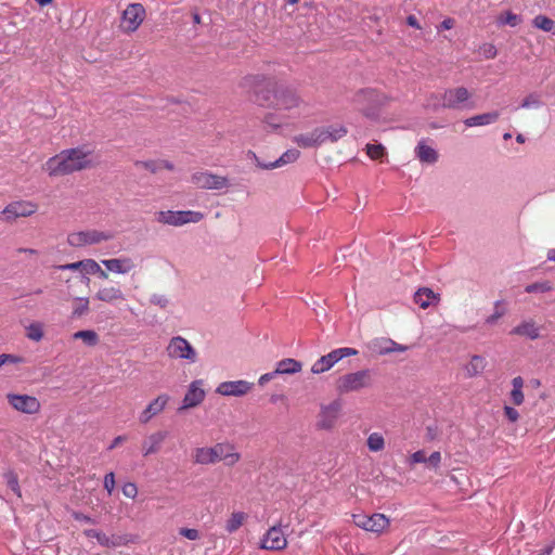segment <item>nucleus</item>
Returning a JSON list of instances; mask_svg holds the SVG:
<instances>
[{
    "instance_id": "f257e3e1",
    "label": "nucleus",
    "mask_w": 555,
    "mask_h": 555,
    "mask_svg": "<svg viewBox=\"0 0 555 555\" xmlns=\"http://www.w3.org/2000/svg\"><path fill=\"white\" fill-rule=\"evenodd\" d=\"M243 87L253 89L255 101L261 106L276 111H293L302 103L298 94L284 86H278L264 75H249L243 79Z\"/></svg>"
},
{
    "instance_id": "f03ea898",
    "label": "nucleus",
    "mask_w": 555,
    "mask_h": 555,
    "mask_svg": "<svg viewBox=\"0 0 555 555\" xmlns=\"http://www.w3.org/2000/svg\"><path fill=\"white\" fill-rule=\"evenodd\" d=\"M91 151L86 147L64 150L50 157L46 170L50 176H65L91 166Z\"/></svg>"
},
{
    "instance_id": "7ed1b4c3",
    "label": "nucleus",
    "mask_w": 555,
    "mask_h": 555,
    "mask_svg": "<svg viewBox=\"0 0 555 555\" xmlns=\"http://www.w3.org/2000/svg\"><path fill=\"white\" fill-rule=\"evenodd\" d=\"M441 101L440 106L446 109L473 111L476 108L473 92L463 86L446 89L441 94Z\"/></svg>"
},
{
    "instance_id": "20e7f679",
    "label": "nucleus",
    "mask_w": 555,
    "mask_h": 555,
    "mask_svg": "<svg viewBox=\"0 0 555 555\" xmlns=\"http://www.w3.org/2000/svg\"><path fill=\"white\" fill-rule=\"evenodd\" d=\"M351 103L367 118H375L377 108L383 104V95L374 89L365 88L354 93Z\"/></svg>"
},
{
    "instance_id": "39448f33",
    "label": "nucleus",
    "mask_w": 555,
    "mask_h": 555,
    "mask_svg": "<svg viewBox=\"0 0 555 555\" xmlns=\"http://www.w3.org/2000/svg\"><path fill=\"white\" fill-rule=\"evenodd\" d=\"M371 385V371L360 370L348 373L337 379L336 389L339 393H349L367 388Z\"/></svg>"
},
{
    "instance_id": "423d86ee",
    "label": "nucleus",
    "mask_w": 555,
    "mask_h": 555,
    "mask_svg": "<svg viewBox=\"0 0 555 555\" xmlns=\"http://www.w3.org/2000/svg\"><path fill=\"white\" fill-rule=\"evenodd\" d=\"M203 218L204 214L194 210H163L156 215V220L159 223L172 227H181L186 223H197Z\"/></svg>"
},
{
    "instance_id": "0eeeda50",
    "label": "nucleus",
    "mask_w": 555,
    "mask_h": 555,
    "mask_svg": "<svg viewBox=\"0 0 555 555\" xmlns=\"http://www.w3.org/2000/svg\"><path fill=\"white\" fill-rule=\"evenodd\" d=\"M358 354V350L349 347H341L332 350L318 359L311 366L313 374H321L331 370L338 361L344 358Z\"/></svg>"
},
{
    "instance_id": "6e6552de",
    "label": "nucleus",
    "mask_w": 555,
    "mask_h": 555,
    "mask_svg": "<svg viewBox=\"0 0 555 555\" xmlns=\"http://www.w3.org/2000/svg\"><path fill=\"white\" fill-rule=\"evenodd\" d=\"M113 237L114 234L109 231L87 230L70 233L67 237V242L73 247H81L106 242Z\"/></svg>"
},
{
    "instance_id": "1a4fd4ad",
    "label": "nucleus",
    "mask_w": 555,
    "mask_h": 555,
    "mask_svg": "<svg viewBox=\"0 0 555 555\" xmlns=\"http://www.w3.org/2000/svg\"><path fill=\"white\" fill-rule=\"evenodd\" d=\"M167 354L172 359L186 360L190 363L196 361V351L192 345L183 337H172L166 348Z\"/></svg>"
},
{
    "instance_id": "9d476101",
    "label": "nucleus",
    "mask_w": 555,
    "mask_h": 555,
    "mask_svg": "<svg viewBox=\"0 0 555 555\" xmlns=\"http://www.w3.org/2000/svg\"><path fill=\"white\" fill-rule=\"evenodd\" d=\"M232 449L231 444L228 443H217L214 447L207 448H196L194 450L193 460L194 463L201 465L214 464L221 461V457L224 455L222 453L223 450Z\"/></svg>"
},
{
    "instance_id": "9b49d317",
    "label": "nucleus",
    "mask_w": 555,
    "mask_h": 555,
    "mask_svg": "<svg viewBox=\"0 0 555 555\" xmlns=\"http://www.w3.org/2000/svg\"><path fill=\"white\" fill-rule=\"evenodd\" d=\"M353 521L359 527L366 531L380 533L389 525V519L383 514L367 515H353Z\"/></svg>"
},
{
    "instance_id": "f8f14e48",
    "label": "nucleus",
    "mask_w": 555,
    "mask_h": 555,
    "mask_svg": "<svg viewBox=\"0 0 555 555\" xmlns=\"http://www.w3.org/2000/svg\"><path fill=\"white\" fill-rule=\"evenodd\" d=\"M8 402L18 412L35 414L40 410V402L36 397L28 395H7Z\"/></svg>"
},
{
    "instance_id": "ddd939ff",
    "label": "nucleus",
    "mask_w": 555,
    "mask_h": 555,
    "mask_svg": "<svg viewBox=\"0 0 555 555\" xmlns=\"http://www.w3.org/2000/svg\"><path fill=\"white\" fill-rule=\"evenodd\" d=\"M37 206L31 202H14L9 204L1 212L0 218L13 221L20 217H28L35 214Z\"/></svg>"
},
{
    "instance_id": "4468645a",
    "label": "nucleus",
    "mask_w": 555,
    "mask_h": 555,
    "mask_svg": "<svg viewBox=\"0 0 555 555\" xmlns=\"http://www.w3.org/2000/svg\"><path fill=\"white\" fill-rule=\"evenodd\" d=\"M145 10L141 3H130L122 13V27L128 31H134L144 20Z\"/></svg>"
},
{
    "instance_id": "2eb2a0df",
    "label": "nucleus",
    "mask_w": 555,
    "mask_h": 555,
    "mask_svg": "<svg viewBox=\"0 0 555 555\" xmlns=\"http://www.w3.org/2000/svg\"><path fill=\"white\" fill-rule=\"evenodd\" d=\"M300 153L296 149H291L284 152L279 158H276L274 162L264 163L261 162L258 156L253 153L248 152V156L256 163L257 167L264 170H272L275 168L283 167L285 165L292 164L299 157Z\"/></svg>"
},
{
    "instance_id": "dca6fc26",
    "label": "nucleus",
    "mask_w": 555,
    "mask_h": 555,
    "mask_svg": "<svg viewBox=\"0 0 555 555\" xmlns=\"http://www.w3.org/2000/svg\"><path fill=\"white\" fill-rule=\"evenodd\" d=\"M367 348L375 354L385 356L391 352H404L408 346L396 343L387 337H377L367 344Z\"/></svg>"
},
{
    "instance_id": "f3484780",
    "label": "nucleus",
    "mask_w": 555,
    "mask_h": 555,
    "mask_svg": "<svg viewBox=\"0 0 555 555\" xmlns=\"http://www.w3.org/2000/svg\"><path fill=\"white\" fill-rule=\"evenodd\" d=\"M192 181L198 188L208 190H221L228 186V179L225 177L212 175L208 171L194 173Z\"/></svg>"
},
{
    "instance_id": "a211bd4d",
    "label": "nucleus",
    "mask_w": 555,
    "mask_h": 555,
    "mask_svg": "<svg viewBox=\"0 0 555 555\" xmlns=\"http://www.w3.org/2000/svg\"><path fill=\"white\" fill-rule=\"evenodd\" d=\"M253 384L247 380L222 382L216 388V392L224 397H242L250 391Z\"/></svg>"
},
{
    "instance_id": "6ab92c4d",
    "label": "nucleus",
    "mask_w": 555,
    "mask_h": 555,
    "mask_svg": "<svg viewBox=\"0 0 555 555\" xmlns=\"http://www.w3.org/2000/svg\"><path fill=\"white\" fill-rule=\"evenodd\" d=\"M203 384L202 379L193 380L190 384L179 411L195 408L204 401L206 393Z\"/></svg>"
},
{
    "instance_id": "aec40b11",
    "label": "nucleus",
    "mask_w": 555,
    "mask_h": 555,
    "mask_svg": "<svg viewBox=\"0 0 555 555\" xmlns=\"http://www.w3.org/2000/svg\"><path fill=\"white\" fill-rule=\"evenodd\" d=\"M286 545L285 533L282 531L281 527L278 526L271 527L261 540V547L264 550L281 551L285 548Z\"/></svg>"
},
{
    "instance_id": "412c9836",
    "label": "nucleus",
    "mask_w": 555,
    "mask_h": 555,
    "mask_svg": "<svg viewBox=\"0 0 555 555\" xmlns=\"http://www.w3.org/2000/svg\"><path fill=\"white\" fill-rule=\"evenodd\" d=\"M318 138L320 145L325 144L327 142L334 143L338 140L343 139L348 130L346 126L341 124H332L323 127L317 128Z\"/></svg>"
},
{
    "instance_id": "4be33fe9",
    "label": "nucleus",
    "mask_w": 555,
    "mask_h": 555,
    "mask_svg": "<svg viewBox=\"0 0 555 555\" xmlns=\"http://www.w3.org/2000/svg\"><path fill=\"white\" fill-rule=\"evenodd\" d=\"M169 399L170 397L168 395L162 393L153 401H151L147 406L140 413V423L147 424L154 416L162 413L165 410Z\"/></svg>"
},
{
    "instance_id": "5701e85b",
    "label": "nucleus",
    "mask_w": 555,
    "mask_h": 555,
    "mask_svg": "<svg viewBox=\"0 0 555 555\" xmlns=\"http://www.w3.org/2000/svg\"><path fill=\"white\" fill-rule=\"evenodd\" d=\"M509 334L515 335V336L525 337L530 340H535L541 335V328H540V326L537 325V323L532 319H530V320L522 321L520 324H518L517 326L512 328Z\"/></svg>"
},
{
    "instance_id": "b1692460",
    "label": "nucleus",
    "mask_w": 555,
    "mask_h": 555,
    "mask_svg": "<svg viewBox=\"0 0 555 555\" xmlns=\"http://www.w3.org/2000/svg\"><path fill=\"white\" fill-rule=\"evenodd\" d=\"M167 436L168 433L164 430H158L147 436V438L142 442L143 456H149L157 453L160 450L162 444L167 438Z\"/></svg>"
},
{
    "instance_id": "393cba45",
    "label": "nucleus",
    "mask_w": 555,
    "mask_h": 555,
    "mask_svg": "<svg viewBox=\"0 0 555 555\" xmlns=\"http://www.w3.org/2000/svg\"><path fill=\"white\" fill-rule=\"evenodd\" d=\"M102 263L108 271L117 274H127L135 267L129 257L104 259Z\"/></svg>"
},
{
    "instance_id": "a878e982",
    "label": "nucleus",
    "mask_w": 555,
    "mask_h": 555,
    "mask_svg": "<svg viewBox=\"0 0 555 555\" xmlns=\"http://www.w3.org/2000/svg\"><path fill=\"white\" fill-rule=\"evenodd\" d=\"M414 153H415L416 158L422 164H427V165L435 164L439 157L438 152L434 147L427 145L425 143V141L418 142V144L416 145V147L414 150Z\"/></svg>"
},
{
    "instance_id": "bb28decb",
    "label": "nucleus",
    "mask_w": 555,
    "mask_h": 555,
    "mask_svg": "<svg viewBox=\"0 0 555 555\" xmlns=\"http://www.w3.org/2000/svg\"><path fill=\"white\" fill-rule=\"evenodd\" d=\"M500 117L499 112H488L479 115L468 117L464 120L466 127H479L494 124Z\"/></svg>"
},
{
    "instance_id": "cd10ccee",
    "label": "nucleus",
    "mask_w": 555,
    "mask_h": 555,
    "mask_svg": "<svg viewBox=\"0 0 555 555\" xmlns=\"http://www.w3.org/2000/svg\"><path fill=\"white\" fill-rule=\"evenodd\" d=\"M95 298L98 300H101L104 302L113 304L114 301H117V300H124L125 295L119 287L106 286V287H101L96 292Z\"/></svg>"
},
{
    "instance_id": "c85d7f7f",
    "label": "nucleus",
    "mask_w": 555,
    "mask_h": 555,
    "mask_svg": "<svg viewBox=\"0 0 555 555\" xmlns=\"http://www.w3.org/2000/svg\"><path fill=\"white\" fill-rule=\"evenodd\" d=\"M340 409H341V404L339 401H333L328 405L324 406L322 409V414H321V417H322L321 426L323 428L331 427L333 422L338 416Z\"/></svg>"
},
{
    "instance_id": "c756f323",
    "label": "nucleus",
    "mask_w": 555,
    "mask_h": 555,
    "mask_svg": "<svg viewBox=\"0 0 555 555\" xmlns=\"http://www.w3.org/2000/svg\"><path fill=\"white\" fill-rule=\"evenodd\" d=\"M414 301L420 306V308L426 309L436 304L438 301V297L430 288L424 287L415 292Z\"/></svg>"
},
{
    "instance_id": "7c9ffc66",
    "label": "nucleus",
    "mask_w": 555,
    "mask_h": 555,
    "mask_svg": "<svg viewBox=\"0 0 555 555\" xmlns=\"http://www.w3.org/2000/svg\"><path fill=\"white\" fill-rule=\"evenodd\" d=\"M522 23V16L520 14H516L509 10L503 11L495 17V24L499 27L509 26L517 27Z\"/></svg>"
},
{
    "instance_id": "2f4dec72",
    "label": "nucleus",
    "mask_w": 555,
    "mask_h": 555,
    "mask_svg": "<svg viewBox=\"0 0 555 555\" xmlns=\"http://www.w3.org/2000/svg\"><path fill=\"white\" fill-rule=\"evenodd\" d=\"M301 363L295 359H283L278 362L275 373L281 374H295L301 371Z\"/></svg>"
},
{
    "instance_id": "473e14b6",
    "label": "nucleus",
    "mask_w": 555,
    "mask_h": 555,
    "mask_svg": "<svg viewBox=\"0 0 555 555\" xmlns=\"http://www.w3.org/2000/svg\"><path fill=\"white\" fill-rule=\"evenodd\" d=\"M294 142L304 149L320 146L317 128L311 132L301 133L294 138Z\"/></svg>"
},
{
    "instance_id": "72a5a7b5",
    "label": "nucleus",
    "mask_w": 555,
    "mask_h": 555,
    "mask_svg": "<svg viewBox=\"0 0 555 555\" xmlns=\"http://www.w3.org/2000/svg\"><path fill=\"white\" fill-rule=\"evenodd\" d=\"M532 26L545 33H551L552 35H555V21H553L546 15L539 14L534 16L532 20Z\"/></svg>"
},
{
    "instance_id": "f704fd0d",
    "label": "nucleus",
    "mask_w": 555,
    "mask_h": 555,
    "mask_svg": "<svg viewBox=\"0 0 555 555\" xmlns=\"http://www.w3.org/2000/svg\"><path fill=\"white\" fill-rule=\"evenodd\" d=\"M246 519H247V514L246 513H244V512H233L231 514L230 518L225 522V530L229 533L235 532L236 530H238V528L241 526H243V524L245 522Z\"/></svg>"
},
{
    "instance_id": "c9c22d12",
    "label": "nucleus",
    "mask_w": 555,
    "mask_h": 555,
    "mask_svg": "<svg viewBox=\"0 0 555 555\" xmlns=\"http://www.w3.org/2000/svg\"><path fill=\"white\" fill-rule=\"evenodd\" d=\"M486 359L481 356H474L469 363L466 365V371L469 376L480 374L486 367Z\"/></svg>"
},
{
    "instance_id": "e433bc0d",
    "label": "nucleus",
    "mask_w": 555,
    "mask_h": 555,
    "mask_svg": "<svg viewBox=\"0 0 555 555\" xmlns=\"http://www.w3.org/2000/svg\"><path fill=\"white\" fill-rule=\"evenodd\" d=\"M74 339H81L87 346L93 347L99 341V336L93 330H82L74 333Z\"/></svg>"
},
{
    "instance_id": "4c0bfd02",
    "label": "nucleus",
    "mask_w": 555,
    "mask_h": 555,
    "mask_svg": "<svg viewBox=\"0 0 555 555\" xmlns=\"http://www.w3.org/2000/svg\"><path fill=\"white\" fill-rule=\"evenodd\" d=\"M85 534L88 538L95 539L102 546L111 547L116 545V543L108 535L96 529H88L85 531Z\"/></svg>"
},
{
    "instance_id": "58836bf2",
    "label": "nucleus",
    "mask_w": 555,
    "mask_h": 555,
    "mask_svg": "<svg viewBox=\"0 0 555 555\" xmlns=\"http://www.w3.org/2000/svg\"><path fill=\"white\" fill-rule=\"evenodd\" d=\"M385 447L384 438L378 433H372L367 438V448L372 452L382 451Z\"/></svg>"
},
{
    "instance_id": "ea45409f",
    "label": "nucleus",
    "mask_w": 555,
    "mask_h": 555,
    "mask_svg": "<svg viewBox=\"0 0 555 555\" xmlns=\"http://www.w3.org/2000/svg\"><path fill=\"white\" fill-rule=\"evenodd\" d=\"M26 336L34 341H39L43 337L42 324L34 322L26 327Z\"/></svg>"
},
{
    "instance_id": "a19ab883",
    "label": "nucleus",
    "mask_w": 555,
    "mask_h": 555,
    "mask_svg": "<svg viewBox=\"0 0 555 555\" xmlns=\"http://www.w3.org/2000/svg\"><path fill=\"white\" fill-rule=\"evenodd\" d=\"M542 105H543V103L541 101L540 94L532 92L522 100L520 107L529 109V108H539Z\"/></svg>"
},
{
    "instance_id": "79ce46f5",
    "label": "nucleus",
    "mask_w": 555,
    "mask_h": 555,
    "mask_svg": "<svg viewBox=\"0 0 555 555\" xmlns=\"http://www.w3.org/2000/svg\"><path fill=\"white\" fill-rule=\"evenodd\" d=\"M503 305L502 300H496L494 302V311L492 314L486 318L485 322L488 325H494L499 319H501L505 314V310L501 308Z\"/></svg>"
},
{
    "instance_id": "37998d69",
    "label": "nucleus",
    "mask_w": 555,
    "mask_h": 555,
    "mask_svg": "<svg viewBox=\"0 0 555 555\" xmlns=\"http://www.w3.org/2000/svg\"><path fill=\"white\" fill-rule=\"evenodd\" d=\"M550 291H552V284L548 281L532 283L525 287V292L529 294L547 293Z\"/></svg>"
},
{
    "instance_id": "c03bdc74",
    "label": "nucleus",
    "mask_w": 555,
    "mask_h": 555,
    "mask_svg": "<svg viewBox=\"0 0 555 555\" xmlns=\"http://www.w3.org/2000/svg\"><path fill=\"white\" fill-rule=\"evenodd\" d=\"M76 300L77 305L73 308V317L79 318L89 311V300L85 297L77 298Z\"/></svg>"
},
{
    "instance_id": "a18cd8bd",
    "label": "nucleus",
    "mask_w": 555,
    "mask_h": 555,
    "mask_svg": "<svg viewBox=\"0 0 555 555\" xmlns=\"http://www.w3.org/2000/svg\"><path fill=\"white\" fill-rule=\"evenodd\" d=\"M222 453L224 455L221 457V461H223L227 466H233L241 459L240 453L234 452V447L233 446H232V449L223 450Z\"/></svg>"
},
{
    "instance_id": "49530a36",
    "label": "nucleus",
    "mask_w": 555,
    "mask_h": 555,
    "mask_svg": "<svg viewBox=\"0 0 555 555\" xmlns=\"http://www.w3.org/2000/svg\"><path fill=\"white\" fill-rule=\"evenodd\" d=\"M366 153L372 159H379L385 154V147L382 144H367Z\"/></svg>"
},
{
    "instance_id": "de8ad7c7",
    "label": "nucleus",
    "mask_w": 555,
    "mask_h": 555,
    "mask_svg": "<svg viewBox=\"0 0 555 555\" xmlns=\"http://www.w3.org/2000/svg\"><path fill=\"white\" fill-rule=\"evenodd\" d=\"M8 487L18 496H21V489L18 485L17 476L13 472H9L4 475Z\"/></svg>"
},
{
    "instance_id": "09e8293b",
    "label": "nucleus",
    "mask_w": 555,
    "mask_h": 555,
    "mask_svg": "<svg viewBox=\"0 0 555 555\" xmlns=\"http://www.w3.org/2000/svg\"><path fill=\"white\" fill-rule=\"evenodd\" d=\"M100 271V264L93 259L82 260L81 272L85 274H96Z\"/></svg>"
},
{
    "instance_id": "8fccbe9b",
    "label": "nucleus",
    "mask_w": 555,
    "mask_h": 555,
    "mask_svg": "<svg viewBox=\"0 0 555 555\" xmlns=\"http://www.w3.org/2000/svg\"><path fill=\"white\" fill-rule=\"evenodd\" d=\"M479 52L487 59V60H491V59H494L498 54V50L495 48L494 44L492 43H483L480 49H479Z\"/></svg>"
},
{
    "instance_id": "3c124183",
    "label": "nucleus",
    "mask_w": 555,
    "mask_h": 555,
    "mask_svg": "<svg viewBox=\"0 0 555 555\" xmlns=\"http://www.w3.org/2000/svg\"><path fill=\"white\" fill-rule=\"evenodd\" d=\"M135 167H142L151 172H156L160 168V164L156 160H137Z\"/></svg>"
},
{
    "instance_id": "603ef678",
    "label": "nucleus",
    "mask_w": 555,
    "mask_h": 555,
    "mask_svg": "<svg viewBox=\"0 0 555 555\" xmlns=\"http://www.w3.org/2000/svg\"><path fill=\"white\" fill-rule=\"evenodd\" d=\"M151 304L158 306L160 308H166L169 304L168 298L165 295L153 294L150 298Z\"/></svg>"
},
{
    "instance_id": "864d4df0",
    "label": "nucleus",
    "mask_w": 555,
    "mask_h": 555,
    "mask_svg": "<svg viewBox=\"0 0 555 555\" xmlns=\"http://www.w3.org/2000/svg\"><path fill=\"white\" fill-rule=\"evenodd\" d=\"M104 488L108 492V494H112V492L115 489V475L114 473H108L104 477Z\"/></svg>"
},
{
    "instance_id": "5fc2aeb1",
    "label": "nucleus",
    "mask_w": 555,
    "mask_h": 555,
    "mask_svg": "<svg viewBox=\"0 0 555 555\" xmlns=\"http://www.w3.org/2000/svg\"><path fill=\"white\" fill-rule=\"evenodd\" d=\"M122 493L125 496L133 499L138 493L137 486L133 482H127L122 487Z\"/></svg>"
},
{
    "instance_id": "6e6d98bb",
    "label": "nucleus",
    "mask_w": 555,
    "mask_h": 555,
    "mask_svg": "<svg viewBox=\"0 0 555 555\" xmlns=\"http://www.w3.org/2000/svg\"><path fill=\"white\" fill-rule=\"evenodd\" d=\"M180 534L192 541L199 539V532L196 529L181 528Z\"/></svg>"
},
{
    "instance_id": "4d7b16f0",
    "label": "nucleus",
    "mask_w": 555,
    "mask_h": 555,
    "mask_svg": "<svg viewBox=\"0 0 555 555\" xmlns=\"http://www.w3.org/2000/svg\"><path fill=\"white\" fill-rule=\"evenodd\" d=\"M427 463L429 464V466H431L434 468H438L441 463V453L439 451L433 452L427 457Z\"/></svg>"
},
{
    "instance_id": "13d9d810",
    "label": "nucleus",
    "mask_w": 555,
    "mask_h": 555,
    "mask_svg": "<svg viewBox=\"0 0 555 555\" xmlns=\"http://www.w3.org/2000/svg\"><path fill=\"white\" fill-rule=\"evenodd\" d=\"M411 464L427 463L426 454L423 450L414 452L410 457Z\"/></svg>"
},
{
    "instance_id": "bf43d9fd",
    "label": "nucleus",
    "mask_w": 555,
    "mask_h": 555,
    "mask_svg": "<svg viewBox=\"0 0 555 555\" xmlns=\"http://www.w3.org/2000/svg\"><path fill=\"white\" fill-rule=\"evenodd\" d=\"M511 399L516 405H520L524 402L522 389H512Z\"/></svg>"
},
{
    "instance_id": "052dcab7",
    "label": "nucleus",
    "mask_w": 555,
    "mask_h": 555,
    "mask_svg": "<svg viewBox=\"0 0 555 555\" xmlns=\"http://www.w3.org/2000/svg\"><path fill=\"white\" fill-rule=\"evenodd\" d=\"M21 362V358L13 356V354H0V366L4 365L5 363H18Z\"/></svg>"
},
{
    "instance_id": "680f3d73",
    "label": "nucleus",
    "mask_w": 555,
    "mask_h": 555,
    "mask_svg": "<svg viewBox=\"0 0 555 555\" xmlns=\"http://www.w3.org/2000/svg\"><path fill=\"white\" fill-rule=\"evenodd\" d=\"M81 267H82V260L80 261H77V262H72V263H66V264H61L57 267L59 270H62V271H77V270H81Z\"/></svg>"
},
{
    "instance_id": "e2e57ef3",
    "label": "nucleus",
    "mask_w": 555,
    "mask_h": 555,
    "mask_svg": "<svg viewBox=\"0 0 555 555\" xmlns=\"http://www.w3.org/2000/svg\"><path fill=\"white\" fill-rule=\"evenodd\" d=\"M504 414L511 422H516L519 417L517 410L508 405L504 408Z\"/></svg>"
},
{
    "instance_id": "0e129e2a",
    "label": "nucleus",
    "mask_w": 555,
    "mask_h": 555,
    "mask_svg": "<svg viewBox=\"0 0 555 555\" xmlns=\"http://www.w3.org/2000/svg\"><path fill=\"white\" fill-rule=\"evenodd\" d=\"M278 375H280V373H275V370L272 372L266 373L259 377L258 383L260 386H263L267 383H269L270 380H272Z\"/></svg>"
},
{
    "instance_id": "69168bd1",
    "label": "nucleus",
    "mask_w": 555,
    "mask_h": 555,
    "mask_svg": "<svg viewBox=\"0 0 555 555\" xmlns=\"http://www.w3.org/2000/svg\"><path fill=\"white\" fill-rule=\"evenodd\" d=\"M266 122L273 128H278L284 124V120L282 118L276 119L274 115L270 114L266 117Z\"/></svg>"
},
{
    "instance_id": "338daca9",
    "label": "nucleus",
    "mask_w": 555,
    "mask_h": 555,
    "mask_svg": "<svg viewBox=\"0 0 555 555\" xmlns=\"http://www.w3.org/2000/svg\"><path fill=\"white\" fill-rule=\"evenodd\" d=\"M513 389H522L524 380L520 376L514 377L512 380Z\"/></svg>"
},
{
    "instance_id": "774afa93",
    "label": "nucleus",
    "mask_w": 555,
    "mask_h": 555,
    "mask_svg": "<svg viewBox=\"0 0 555 555\" xmlns=\"http://www.w3.org/2000/svg\"><path fill=\"white\" fill-rule=\"evenodd\" d=\"M125 436H117L116 438H114V440L112 441V443L109 444L108 447V450H113L115 449L117 446H119L122 441H125Z\"/></svg>"
}]
</instances>
